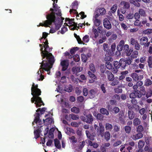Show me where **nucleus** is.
Instances as JSON below:
<instances>
[{"mask_svg":"<svg viewBox=\"0 0 152 152\" xmlns=\"http://www.w3.org/2000/svg\"><path fill=\"white\" fill-rule=\"evenodd\" d=\"M43 49V47H41L40 50L42 61L41 63H40L41 65L39 69H42L48 72L52 68V66L54 62V57L52 54L50 53L52 51L51 48L46 50L45 48L44 50Z\"/></svg>","mask_w":152,"mask_h":152,"instance_id":"1","label":"nucleus"},{"mask_svg":"<svg viewBox=\"0 0 152 152\" xmlns=\"http://www.w3.org/2000/svg\"><path fill=\"white\" fill-rule=\"evenodd\" d=\"M31 94L33 97L31 99V101L32 103L34 102L36 107H40L42 105H44L45 104L42 100L41 97L39 96L41 95V91L38 88V85H35L34 83H33L31 88Z\"/></svg>","mask_w":152,"mask_h":152,"instance_id":"2","label":"nucleus"},{"mask_svg":"<svg viewBox=\"0 0 152 152\" xmlns=\"http://www.w3.org/2000/svg\"><path fill=\"white\" fill-rule=\"evenodd\" d=\"M53 7L54 9L51 8L50 11H51V12L48 15H50L51 18L59 16L61 17L62 15L61 10L57 4H55L54 1L53 3Z\"/></svg>","mask_w":152,"mask_h":152,"instance_id":"3","label":"nucleus"},{"mask_svg":"<svg viewBox=\"0 0 152 152\" xmlns=\"http://www.w3.org/2000/svg\"><path fill=\"white\" fill-rule=\"evenodd\" d=\"M51 19L53 21L52 22V23H54L55 24V28L57 31L61 27L64 18L62 16H61V17L59 16L51 17Z\"/></svg>","mask_w":152,"mask_h":152,"instance_id":"4","label":"nucleus"},{"mask_svg":"<svg viewBox=\"0 0 152 152\" xmlns=\"http://www.w3.org/2000/svg\"><path fill=\"white\" fill-rule=\"evenodd\" d=\"M84 115L85 116L81 117L82 120L87 123L92 124L94 120V118L92 115L90 113H89L86 115L84 114Z\"/></svg>","mask_w":152,"mask_h":152,"instance_id":"5","label":"nucleus"},{"mask_svg":"<svg viewBox=\"0 0 152 152\" xmlns=\"http://www.w3.org/2000/svg\"><path fill=\"white\" fill-rule=\"evenodd\" d=\"M46 18L47 20L44 21V23H40L39 26H44L45 27H50L49 25H50L52 24V20L51 18L50 15H47L46 16Z\"/></svg>","mask_w":152,"mask_h":152,"instance_id":"6","label":"nucleus"},{"mask_svg":"<svg viewBox=\"0 0 152 152\" xmlns=\"http://www.w3.org/2000/svg\"><path fill=\"white\" fill-rule=\"evenodd\" d=\"M129 43L131 45L134 47L135 50H139L140 49V46L137 39L131 38L130 39Z\"/></svg>","mask_w":152,"mask_h":152,"instance_id":"7","label":"nucleus"},{"mask_svg":"<svg viewBox=\"0 0 152 152\" xmlns=\"http://www.w3.org/2000/svg\"><path fill=\"white\" fill-rule=\"evenodd\" d=\"M141 97V95L139 92V90H134L129 94V97L131 99H134L136 98H140Z\"/></svg>","mask_w":152,"mask_h":152,"instance_id":"8","label":"nucleus"},{"mask_svg":"<svg viewBox=\"0 0 152 152\" xmlns=\"http://www.w3.org/2000/svg\"><path fill=\"white\" fill-rule=\"evenodd\" d=\"M148 41L147 37H142L140 40V44L141 45H144L145 47H148L150 43V42H148Z\"/></svg>","mask_w":152,"mask_h":152,"instance_id":"9","label":"nucleus"},{"mask_svg":"<svg viewBox=\"0 0 152 152\" xmlns=\"http://www.w3.org/2000/svg\"><path fill=\"white\" fill-rule=\"evenodd\" d=\"M103 26L107 29L109 30L111 28L112 25L110 21L107 18H105L103 20Z\"/></svg>","mask_w":152,"mask_h":152,"instance_id":"10","label":"nucleus"},{"mask_svg":"<svg viewBox=\"0 0 152 152\" xmlns=\"http://www.w3.org/2000/svg\"><path fill=\"white\" fill-rule=\"evenodd\" d=\"M123 50L126 53V55L129 56L133 51V49H129V45L127 44L125 45L123 47Z\"/></svg>","mask_w":152,"mask_h":152,"instance_id":"11","label":"nucleus"},{"mask_svg":"<svg viewBox=\"0 0 152 152\" xmlns=\"http://www.w3.org/2000/svg\"><path fill=\"white\" fill-rule=\"evenodd\" d=\"M115 48L116 45L115 43H114L113 44L111 45L110 48H109V50L107 53L110 56H113L115 54Z\"/></svg>","mask_w":152,"mask_h":152,"instance_id":"12","label":"nucleus"},{"mask_svg":"<svg viewBox=\"0 0 152 152\" xmlns=\"http://www.w3.org/2000/svg\"><path fill=\"white\" fill-rule=\"evenodd\" d=\"M61 65L62 67V71H65L67 69L69 66L68 61L66 60L62 61L61 62Z\"/></svg>","mask_w":152,"mask_h":152,"instance_id":"13","label":"nucleus"},{"mask_svg":"<svg viewBox=\"0 0 152 152\" xmlns=\"http://www.w3.org/2000/svg\"><path fill=\"white\" fill-rule=\"evenodd\" d=\"M137 133L135 134L132 135L131 136V138L133 140L135 141L140 139L143 137V134L142 133Z\"/></svg>","mask_w":152,"mask_h":152,"instance_id":"14","label":"nucleus"},{"mask_svg":"<svg viewBox=\"0 0 152 152\" xmlns=\"http://www.w3.org/2000/svg\"><path fill=\"white\" fill-rule=\"evenodd\" d=\"M88 74L89 77V83H94L96 79V76L94 74L92 73L90 71L88 72Z\"/></svg>","mask_w":152,"mask_h":152,"instance_id":"15","label":"nucleus"},{"mask_svg":"<svg viewBox=\"0 0 152 152\" xmlns=\"http://www.w3.org/2000/svg\"><path fill=\"white\" fill-rule=\"evenodd\" d=\"M35 116V118L34 120V121L33 123V124H34L33 123L35 122L36 124H41V123H42L41 120L40 119V114L39 113H35V115H34Z\"/></svg>","mask_w":152,"mask_h":152,"instance_id":"16","label":"nucleus"},{"mask_svg":"<svg viewBox=\"0 0 152 152\" xmlns=\"http://www.w3.org/2000/svg\"><path fill=\"white\" fill-rule=\"evenodd\" d=\"M105 73L109 81H112L114 80V76L110 71L107 70L106 71Z\"/></svg>","mask_w":152,"mask_h":152,"instance_id":"17","label":"nucleus"},{"mask_svg":"<svg viewBox=\"0 0 152 152\" xmlns=\"http://www.w3.org/2000/svg\"><path fill=\"white\" fill-rule=\"evenodd\" d=\"M111 58L110 56H108L105 57V60L106 61L105 65L107 66V67L109 69H110L112 68V65L110 62L109 61L110 60Z\"/></svg>","mask_w":152,"mask_h":152,"instance_id":"18","label":"nucleus"},{"mask_svg":"<svg viewBox=\"0 0 152 152\" xmlns=\"http://www.w3.org/2000/svg\"><path fill=\"white\" fill-rule=\"evenodd\" d=\"M128 118L130 120L133 119L135 117L136 114L132 110H128Z\"/></svg>","mask_w":152,"mask_h":152,"instance_id":"19","label":"nucleus"},{"mask_svg":"<svg viewBox=\"0 0 152 152\" xmlns=\"http://www.w3.org/2000/svg\"><path fill=\"white\" fill-rule=\"evenodd\" d=\"M83 69V68L81 67H74L72 69V71L73 74H75L77 75V73L81 71Z\"/></svg>","mask_w":152,"mask_h":152,"instance_id":"20","label":"nucleus"},{"mask_svg":"<svg viewBox=\"0 0 152 152\" xmlns=\"http://www.w3.org/2000/svg\"><path fill=\"white\" fill-rule=\"evenodd\" d=\"M124 58H121L120 60V68L121 69H123L125 68L126 65V62L125 61H124Z\"/></svg>","mask_w":152,"mask_h":152,"instance_id":"21","label":"nucleus"},{"mask_svg":"<svg viewBox=\"0 0 152 152\" xmlns=\"http://www.w3.org/2000/svg\"><path fill=\"white\" fill-rule=\"evenodd\" d=\"M141 123V121L138 118H135L133 120V124L134 126H137L140 125Z\"/></svg>","mask_w":152,"mask_h":152,"instance_id":"22","label":"nucleus"},{"mask_svg":"<svg viewBox=\"0 0 152 152\" xmlns=\"http://www.w3.org/2000/svg\"><path fill=\"white\" fill-rule=\"evenodd\" d=\"M139 92L141 96H145L146 94V91L145 87L143 86H142L140 87Z\"/></svg>","mask_w":152,"mask_h":152,"instance_id":"23","label":"nucleus"},{"mask_svg":"<svg viewBox=\"0 0 152 152\" xmlns=\"http://www.w3.org/2000/svg\"><path fill=\"white\" fill-rule=\"evenodd\" d=\"M104 129H97V134L98 135H100L102 137H103L104 135Z\"/></svg>","mask_w":152,"mask_h":152,"instance_id":"24","label":"nucleus"},{"mask_svg":"<svg viewBox=\"0 0 152 152\" xmlns=\"http://www.w3.org/2000/svg\"><path fill=\"white\" fill-rule=\"evenodd\" d=\"M136 132H137L142 133V132L144 131V129L143 126L141 125H140L137 126L136 128Z\"/></svg>","mask_w":152,"mask_h":152,"instance_id":"25","label":"nucleus"},{"mask_svg":"<svg viewBox=\"0 0 152 152\" xmlns=\"http://www.w3.org/2000/svg\"><path fill=\"white\" fill-rule=\"evenodd\" d=\"M113 65L114 67L116 69L114 70L115 72H117L118 71L117 69L120 68V62H118L117 61H114L113 62Z\"/></svg>","mask_w":152,"mask_h":152,"instance_id":"26","label":"nucleus"},{"mask_svg":"<svg viewBox=\"0 0 152 152\" xmlns=\"http://www.w3.org/2000/svg\"><path fill=\"white\" fill-rule=\"evenodd\" d=\"M54 141L55 145L57 148L60 149L61 145L59 140L57 139H55L54 140Z\"/></svg>","mask_w":152,"mask_h":152,"instance_id":"27","label":"nucleus"},{"mask_svg":"<svg viewBox=\"0 0 152 152\" xmlns=\"http://www.w3.org/2000/svg\"><path fill=\"white\" fill-rule=\"evenodd\" d=\"M97 12L100 15H103L106 12V10L104 8H101L97 10Z\"/></svg>","mask_w":152,"mask_h":152,"instance_id":"28","label":"nucleus"},{"mask_svg":"<svg viewBox=\"0 0 152 152\" xmlns=\"http://www.w3.org/2000/svg\"><path fill=\"white\" fill-rule=\"evenodd\" d=\"M96 92L94 89H91L89 91L88 95L90 98H93L94 97Z\"/></svg>","mask_w":152,"mask_h":152,"instance_id":"29","label":"nucleus"},{"mask_svg":"<svg viewBox=\"0 0 152 152\" xmlns=\"http://www.w3.org/2000/svg\"><path fill=\"white\" fill-rule=\"evenodd\" d=\"M131 77L134 81H137L139 80L138 75L137 73H132L131 75Z\"/></svg>","mask_w":152,"mask_h":152,"instance_id":"30","label":"nucleus"},{"mask_svg":"<svg viewBox=\"0 0 152 152\" xmlns=\"http://www.w3.org/2000/svg\"><path fill=\"white\" fill-rule=\"evenodd\" d=\"M147 63L150 69H152V56H149L147 60Z\"/></svg>","mask_w":152,"mask_h":152,"instance_id":"31","label":"nucleus"},{"mask_svg":"<svg viewBox=\"0 0 152 152\" xmlns=\"http://www.w3.org/2000/svg\"><path fill=\"white\" fill-rule=\"evenodd\" d=\"M105 129L106 130L111 131L113 128L112 125L109 123H106L105 125Z\"/></svg>","mask_w":152,"mask_h":152,"instance_id":"32","label":"nucleus"},{"mask_svg":"<svg viewBox=\"0 0 152 152\" xmlns=\"http://www.w3.org/2000/svg\"><path fill=\"white\" fill-rule=\"evenodd\" d=\"M118 77L114 78V80L112 81V82L110 84V85L112 86H115L118 85L119 83V82L118 80Z\"/></svg>","mask_w":152,"mask_h":152,"instance_id":"33","label":"nucleus"},{"mask_svg":"<svg viewBox=\"0 0 152 152\" xmlns=\"http://www.w3.org/2000/svg\"><path fill=\"white\" fill-rule=\"evenodd\" d=\"M104 138L107 141H108L110 139V134L109 131H106L104 133Z\"/></svg>","mask_w":152,"mask_h":152,"instance_id":"34","label":"nucleus"},{"mask_svg":"<svg viewBox=\"0 0 152 152\" xmlns=\"http://www.w3.org/2000/svg\"><path fill=\"white\" fill-rule=\"evenodd\" d=\"M146 97L147 98L151 97L152 96V88H150L146 92Z\"/></svg>","mask_w":152,"mask_h":152,"instance_id":"35","label":"nucleus"},{"mask_svg":"<svg viewBox=\"0 0 152 152\" xmlns=\"http://www.w3.org/2000/svg\"><path fill=\"white\" fill-rule=\"evenodd\" d=\"M129 1L131 4H133L134 5L137 7H139L140 6V4L139 2V1L134 0H129Z\"/></svg>","mask_w":152,"mask_h":152,"instance_id":"36","label":"nucleus"},{"mask_svg":"<svg viewBox=\"0 0 152 152\" xmlns=\"http://www.w3.org/2000/svg\"><path fill=\"white\" fill-rule=\"evenodd\" d=\"M152 84V81L149 79H146L144 82V86H149Z\"/></svg>","mask_w":152,"mask_h":152,"instance_id":"37","label":"nucleus"},{"mask_svg":"<svg viewBox=\"0 0 152 152\" xmlns=\"http://www.w3.org/2000/svg\"><path fill=\"white\" fill-rule=\"evenodd\" d=\"M138 54V52L137 50H134L132 52V55L130 57L132 59L133 58H135L137 57Z\"/></svg>","mask_w":152,"mask_h":152,"instance_id":"38","label":"nucleus"},{"mask_svg":"<svg viewBox=\"0 0 152 152\" xmlns=\"http://www.w3.org/2000/svg\"><path fill=\"white\" fill-rule=\"evenodd\" d=\"M120 126L115 125L113 126V132H117L120 131Z\"/></svg>","mask_w":152,"mask_h":152,"instance_id":"39","label":"nucleus"},{"mask_svg":"<svg viewBox=\"0 0 152 152\" xmlns=\"http://www.w3.org/2000/svg\"><path fill=\"white\" fill-rule=\"evenodd\" d=\"M138 145L139 149H142L144 145L145 142L143 140H140L138 142Z\"/></svg>","mask_w":152,"mask_h":152,"instance_id":"40","label":"nucleus"},{"mask_svg":"<svg viewBox=\"0 0 152 152\" xmlns=\"http://www.w3.org/2000/svg\"><path fill=\"white\" fill-rule=\"evenodd\" d=\"M71 111L75 113H78L80 112V109L78 107H73L71 109Z\"/></svg>","mask_w":152,"mask_h":152,"instance_id":"41","label":"nucleus"},{"mask_svg":"<svg viewBox=\"0 0 152 152\" xmlns=\"http://www.w3.org/2000/svg\"><path fill=\"white\" fill-rule=\"evenodd\" d=\"M132 59L129 56L128 57V58H127L126 59H124V61H125L126 62V66L128 65H129L132 63Z\"/></svg>","mask_w":152,"mask_h":152,"instance_id":"42","label":"nucleus"},{"mask_svg":"<svg viewBox=\"0 0 152 152\" xmlns=\"http://www.w3.org/2000/svg\"><path fill=\"white\" fill-rule=\"evenodd\" d=\"M100 112L103 115H107L109 114L108 111L106 109L104 108H102L100 110Z\"/></svg>","mask_w":152,"mask_h":152,"instance_id":"43","label":"nucleus"},{"mask_svg":"<svg viewBox=\"0 0 152 152\" xmlns=\"http://www.w3.org/2000/svg\"><path fill=\"white\" fill-rule=\"evenodd\" d=\"M54 130L53 129H50L48 133V137L49 138H53L54 137L53 132Z\"/></svg>","mask_w":152,"mask_h":152,"instance_id":"44","label":"nucleus"},{"mask_svg":"<svg viewBox=\"0 0 152 152\" xmlns=\"http://www.w3.org/2000/svg\"><path fill=\"white\" fill-rule=\"evenodd\" d=\"M72 8L75 9H77L78 8V3L77 1H74L72 4Z\"/></svg>","mask_w":152,"mask_h":152,"instance_id":"45","label":"nucleus"},{"mask_svg":"<svg viewBox=\"0 0 152 152\" xmlns=\"http://www.w3.org/2000/svg\"><path fill=\"white\" fill-rule=\"evenodd\" d=\"M131 128L128 126H126L124 127V130L126 133L129 134L131 131Z\"/></svg>","mask_w":152,"mask_h":152,"instance_id":"46","label":"nucleus"},{"mask_svg":"<svg viewBox=\"0 0 152 152\" xmlns=\"http://www.w3.org/2000/svg\"><path fill=\"white\" fill-rule=\"evenodd\" d=\"M139 13L141 16L144 17L145 16V10L142 9H139Z\"/></svg>","mask_w":152,"mask_h":152,"instance_id":"47","label":"nucleus"},{"mask_svg":"<svg viewBox=\"0 0 152 152\" xmlns=\"http://www.w3.org/2000/svg\"><path fill=\"white\" fill-rule=\"evenodd\" d=\"M43 120L44 123H45V121H46L48 123V124H51L53 121L52 118H48L45 120L43 119Z\"/></svg>","mask_w":152,"mask_h":152,"instance_id":"48","label":"nucleus"},{"mask_svg":"<svg viewBox=\"0 0 152 152\" xmlns=\"http://www.w3.org/2000/svg\"><path fill=\"white\" fill-rule=\"evenodd\" d=\"M38 130H35L34 132V138L36 139H37L38 138L40 137V133L38 131Z\"/></svg>","mask_w":152,"mask_h":152,"instance_id":"49","label":"nucleus"},{"mask_svg":"<svg viewBox=\"0 0 152 152\" xmlns=\"http://www.w3.org/2000/svg\"><path fill=\"white\" fill-rule=\"evenodd\" d=\"M95 25L96 26H99L101 24V21L99 19H95L94 21Z\"/></svg>","mask_w":152,"mask_h":152,"instance_id":"50","label":"nucleus"},{"mask_svg":"<svg viewBox=\"0 0 152 152\" xmlns=\"http://www.w3.org/2000/svg\"><path fill=\"white\" fill-rule=\"evenodd\" d=\"M124 7L126 9H128L129 8L130 5L129 2L125 1H123Z\"/></svg>","mask_w":152,"mask_h":152,"instance_id":"51","label":"nucleus"},{"mask_svg":"<svg viewBox=\"0 0 152 152\" xmlns=\"http://www.w3.org/2000/svg\"><path fill=\"white\" fill-rule=\"evenodd\" d=\"M143 33L145 34H149L152 33V29H147L143 31Z\"/></svg>","mask_w":152,"mask_h":152,"instance_id":"52","label":"nucleus"},{"mask_svg":"<svg viewBox=\"0 0 152 152\" xmlns=\"http://www.w3.org/2000/svg\"><path fill=\"white\" fill-rule=\"evenodd\" d=\"M103 45L104 50V51H106L107 53L110 48L108 47V45L105 43L103 44Z\"/></svg>","mask_w":152,"mask_h":152,"instance_id":"53","label":"nucleus"},{"mask_svg":"<svg viewBox=\"0 0 152 152\" xmlns=\"http://www.w3.org/2000/svg\"><path fill=\"white\" fill-rule=\"evenodd\" d=\"M114 91L115 93H121L122 92V89L118 88H115L114 89Z\"/></svg>","mask_w":152,"mask_h":152,"instance_id":"54","label":"nucleus"},{"mask_svg":"<svg viewBox=\"0 0 152 152\" xmlns=\"http://www.w3.org/2000/svg\"><path fill=\"white\" fill-rule=\"evenodd\" d=\"M46 108L45 107H43L41 109L40 108L38 109L36 111V112H38L40 111L41 114H42L44 113V112L45 111Z\"/></svg>","mask_w":152,"mask_h":152,"instance_id":"55","label":"nucleus"},{"mask_svg":"<svg viewBox=\"0 0 152 152\" xmlns=\"http://www.w3.org/2000/svg\"><path fill=\"white\" fill-rule=\"evenodd\" d=\"M71 118L73 120H77L79 119V117L78 115H75L74 114H71Z\"/></svg>","mask_w":152,"mask_h":152,"instance_id":"56","label":"nucleus"},{"mask_svg":"<svg viewBox=\"0 0 152 152\" xmlns=\"http://www.w3.org/2000/svg\"><path fill=\"white\" fill-rule=\"evenodd\" d=\"M43 43H44V45L43 47L44 48H45V50L47 49L48 48L49 49V48H50L48 45V43L47 39H46L45 41L43 42Z\"/></svg>","mask_w":152,"mask_h":152,"instance_id":"57","label":"nucleus"},{"mask_svg":"<svg viewBox=\"0 0 152 152\" xmlns=\"http://www.w3.org/2000/svg\"><path fill=\"white\" fill-rule=\"evenodd\" d=\"M77 101L79 102H83L84 100V97L81 96H78L77 98Z\"/></svg>","mask_w":152,"mask_h":152,"instance_id":"58","label":"nucleus"},{"mask_svg":"<svg viewBox=\"0 0 152 152\" xmlns=\"http://www.w3.org/2000/svg\"><path fill=\"white\" fill-rule=\"evenodd\" d=\"M117 5H114L113 7H112L111 9V12L112 13H114L117 10Z\"/></svg>","mask_w":152,"mask_h":152,"instance_id":"59","label":"nucleus"},{"mask_svg":"<svg viewBox=\"0 0 152 152\" xmlns=\"http://www.w3.org/2000/svg\"><path fill=\"white\" fill-rule=\"evenodd\" d=\"M81 59L83 62H86L87 60V58L85 55L84 54H82Z\"/></svg>","mask_w":152,"mask_h":152,"instance_id":"60","label":"nucleus"},{"mask_svg":"<svg viewBox=\"0 0 152 152\" xmlns=\"http://www.w3.org/2000/svg\"><path fill=\"white\" fill-rule=\"evenodd\" d=\"M83 41L86 42H88L89 39V36L88 35H85L83 38Z\"/></svg>","mask_w":152,"mask_h":152,"instance_id":"61","label":"nucleus"},{"mask_svg":"<svg viewBox=\"0 0 152 152\" xmlns=\"http://www.w3.org/2000/svg\"><path fill=\"white\" fill-rule=\"evenodd\" d=\"M69 139L72 140V142L73 143H75L77 142V140L76 139V137L74 136H72L69 138Z\"/></svg>","mask_w":152,"mask_h":152,"instance_id":"62","label":"nucleus"},{"mask_svg":"<svg viewBox=\"0 0 152 152\" xmlns=\"http://www.w3.org/2000/svg\"><path fill=\"white\" fill-rule=\"evenodd\" d=\"M134 17V15L132 13H130L128 14L126 16V17L127 19H132Z\"/></svg>","mask_w":152,"mask_h":152,"instance_id":"63","label":"nucleus"},{"mask_svg":"<svg viewBox=\"0 0 152 152\" xmlns=\"http://www.w3.org/2000/svg\"><path fill=\"white\" fill-rule=\"evenodd\" d=\"M122 143V142L120 140L117 141L116 142H114L113 144V146L114 147H116L120 145Z\"/></svg>","mask_w":152,"mask_h":152,"instance_id":"64","label":"nucleus"}]
</instances>
